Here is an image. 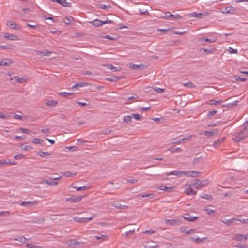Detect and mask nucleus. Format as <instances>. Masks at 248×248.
I'll return each instance as SVG.
<instances>
[{
    "instance_id": "obj_1",
    "label": "nucleus",
    "mask_w": 248,
    "mask_h": 248,
    "mask_svg": "<svg viewBox=\"0 0 248 248\" xmlns=\"http://www.w3.org/2000/svg\"><path fill=\"white\" fill-rule=\"evenodd\" d=\"M248 136V122L246 121L240 127L239 131L234 133L232 139L235 142L242 141Z\"/></svg>"
},
{
    "instance_id": "obj_2",
    "label": "nucleus",
    "mask_w": 248,
    "mask_h": 248,
    "mask_svg": "<svg viewBox=\"0 0 248 248\" xmlns=\"http://www.w3.org/2000/svg\"><path fill=\"white\" fill-rule=\"evenodd\" d=\"M208 184V182L207 180L201 181L200 180L196 179L195 183H192L190 184V186H193L197 189H201L207 185Z\"/></svg>"
},
{
    "instance_id": "obj_3",
    "label": "nucleus",
    "mask_w": 248,
    "mask_h": 248,
    "mask_svg": "<svg viewBox=\"0 0 248 248\" xmlns=\"http://www.w3.org/2000/svg\"><path fill=\"white\" fill-rule=\"evenodd\" d=\"M112 22V21L109 20V19H107V20H105V21H102L99 19H96L93 21L89 22V23H90L91 25H92L93 26L100 27V26H101L102 25H103V24H109V23H111Z\"/></svg>"
},
{
    "instance_id": "obj_4",
    "label": "nucleus",
    "mask_w": 248,
    "mask_h": 248,
    "mask_svg": "<svg viewBox=\"0 0 248 248\" xmlns=\"http://www.w3.org/2000/svg\"><path fill=\"white\" fill-rule=\"evenodd\" d=\"M198 41L199 42L201 43V44L205 46L206 45V43H214L217 41V38L216 39H209L208 38H205L204 37H200L198 38Z\"/></svg>"
},
{
    "instance_id": "obj_5",
    "label": "nucleus",
    "mask_w": 248,
    "mask_h": 248,
    "mask_svg": "<svg viewBox=\"0 0 248 248\" xmlns=\"http://www.w3.org/2000/svg\"><path fill=\"white\" fill-rule=\"evenodd\" d=\"M37 202L36 201H22L20 202L21 206L25 207H31L37 205Z\"/></svg>"
},
{
    "instance_id": "obj_6",
    "label": "nucleus",
    "mask_w": 248,
    "mask_h": 248,
    "mask_svg": "<svg viewBox=\"0 0 248 248\" xmlns=\"http://www.w3.org/2000/svg\"><path fill=\"white\" fill-rule=\"evenodd\" d=\"M236 11V9L233 6L229 5L225 8L224 10L222 12L225 14H234Z\"/></svg>"
},
{
    "instance_id": "obj_7",
    "label": "nucleus",
    "mask_w": 248,
    "mask_h": 248,
    "mask_svg": "<svg viewBox=\"0 0 248 248\" xmlns=\"http://www.w3.org/2000/svg\"><path fill=\"white\" fill-rule=\"evenodd\" d=\"M3 37L7 40H18L19 39L16 35L8 33H5Z\"/></svg>"
},
{
    "instance_id": "obj_8",
    "label": "nucleus",
    "mask_w": 248,
    "mask_h": 248,
    "mask_svg": "<svg viewBox=\"0 0 248 248\" xmlns=\"http://www.w3.org/2000/svg\"><path fill=\"white\" fill-rule=\"evenodd\" d=\"M218 130L217 129H214L212 131H205L203 132H200V135H204L208 137H211L215 134H217Z\"/></svg>"
},
{
    "instance_id": "obj_9",
    "label": "nucleus",
    "mask_w": 248,
    "mask_h": 248,
    "mask_svg": "<svg viewBox=\"0 0 248 248\" xmlns=\"http://www.w3.org/2000/svg\"><path fill=\"white\" fill-rule=\"evenodd\" d=\"M233 239L236 241H246L247 239V236L241 234H236L233 235L232 237Z\"/></svg>"
},
{
    "instance_id": "obj_10",
    "label": "nucleus",
    "mask_w": 248,
    "mask_h": 248,
    "mask_svg": "<svg viewBox=\"0 0 248 248\" xmlns=\"http://www.w3.org/2000/svg\"><path fill=\"white\" fill-rule=\"evenodd\" d=\"M14 80V83H24L26 82V79L24 77L19 78L17 76H15L13 78H10V80Z\"/></svg>"
},
{
    "instance_id": "obj_11",
    "label": "nucleus",
    "mask_w": 248,
    "mask_h": 248,
    "mask_svg": "<svg viewBox=\"0 0 248 248\" xmlns=\"http://www.w3.org/2000/svg\"><path fill=\"white\" fill-rule=\"evenodd\" d=\"M35 53L37 55L41 56H49L52 53L50 51L47 49H44L42 51L36 50L35 51Z\"/></svg>"
},
{
    "instance_id": "obj_12",
    "label": "nucleus",
    "mask_w": 248,
    "mask_h": 248,
    "mask_svg": "<svg viewBox=\"0 0 248 248\" xmlns=\"http://www.w3.org/2000/svg\"><path fill=\"white\" fill-rule=\"evenodd\" d=\"M83 196H72L71 197L68 198L66 199V201H71L74 202H78L81 201Z\"/></svg>"
},
{
    "instance_id": "obj_13",
    "label": "nucleus",
    "mask_w": 248,
    "mask_h": 248,
    "mask_svg": "<svg viewBox=\"0 0 248 248\" xmlns=\"http://www.w3.org/2000/svg\"><path fill=\"white\" fill-rule=\"evenodd\" d=\"M58 94L60 96L65 97L68 98L69 99H72L74 97V94L72 93H67V92H61L59 93Z\"/></svg>"
},
{
    "instance_id": "obj_14",
    "label": "nucleus",
    "mask_w": 248,
    "mask_h": 248,
    "mask_svg": "<svg viewBox=\"0 0 248 248\" xmlns=\"http://www.w3.org/2000/svg\"><path fill=\"white\" fill-rule=\"evenodd\" d=\"M12 63V61L10 59H4L0 60V66H9Z\"/></svg>"
},
{
    "instance_id": "obj_15",
    "label": "nucleus",
    "mask_w": 248,
    "mask_h": 248,
    "mask_svg": "<svg viewBox=\"0 0 248 248\" xmlns=\"http://www.w3.org/2000/svg\"><path fill=\"white\" fill-rule=\"evenodd\" d=\"M111 205L115 207V208H116L117 209H125L128 208L127 205H121V204H120L119 203L114 202H111Z\"/></svg>"
},
{
    "instance_id": "obj_16",
    "label": "nucleus",
    "mask_w": 248,
    "mask_h": 248,
    "mask_svg": "<svg viewBox=\"0 0 248 248\" xmlns=\"http://www.w3.org/2000/svg\"><path fill=\"white\" fill-rule=\"evenodd\" d=\"M186 176L187 177H195L197 176V174L199 173L197 171H195L194 170H185Z\"/></svg>"
},
{
    "instance_id": "obj_17",
    "label": "nucleus",
    "mask_w": 248,
    "mask_h": 248,
    "mask_svg": "<svg viewBox=\"0 0 248 248\" xmlns=\"http://www.w3.org/2000/svg\"><path fill=\"white\" fill-rule=\"evenodd\" d=\"M192 186H190L189 184V187H188L186 190V193L188 195L194 196L196 194L197 192L194 191L191 188Z\"/></svg>"
},
{
    "instance_id": "obj_18",
    "label": "nucleus",
    "mask_w": 248,
    "mask_h": 248,
    "mask_svg": "<svg viewBox=\"0 0 248 248\" xmlns=\"http://www.w3.org/2000/svg\"><path fill=\"white\" fill-rule=\"evenodd\" d=\"M7 25L11 29H16V30H18L20 29V27L18 25H17L16 23H14V22H12L11 21H8Z\"/></svg>"
},
{
    "instance_id": "obj_19",
    "label": "nucleus",
    "mask_w": 248,
    "mask_h": 248,
    "mask_svg": "<svg viewBox=\"0 0 248 248\" xmlns=\"http://www.w3.org/2000/svg\"><path fill=\"white\" fill-rule=\"evenodd\" d=\"M165 223L170 225H176L179 224V221L175 219H166Z\"/></svg>"
},
{
    "instance_id": "obj_20",
    "label": "nucleus",
    "mask_w": 248,
    "mask_h": 248,
    "mask_svg": "<svg viewBox=\"0 0 248 248\" xmlns=\"http://www.w3.org/2000/svg\"><path fill=\"white\" fill-rule=\"evenodd\" d=\"M130 68L132 69H145V66L143 64H130Z\"/></svg>"
},
{
    "instance_id": "obj_21",
    "label": "nucleus",
    "mask_w": 248,
    "mask_h": 248,
    "mask_svg": "<svg viewBox=\"0 0 248 248\" xmlns=\"http://www.w3.org/2000/svg\"><path fill=\"white\" fill-rule=\"evenodd\" d=\"M53 1L56 2L59 4H62L64 7H69L70 4L66 0H52Z\"/></svg>"
},
{
    "instance_id": "obj_22",
    "label": "nucleus",
    "mask_w": 248,
    "mask_h": 248,
    "mask_svg": "<svg viewBox=\"0 0 248 248\" xmlns=\"http://www.w3.org/2000/svg\"><path fill=\"white\" fill-rule=\"evenodd\" d=\"M158 189L163 190L166 192H170L172 191L173 187H167L163 185L160 186L158 187Z\"/></svg>"
},
{
    "instance_id": "obj_23",
    "label": "nucleus",
    "mask_w": 248,
    "mask_h": 248,
    "mask_svg": "<svg viewBox=\"0 0 248 248\" xmlns=\"http://www.w3.org/2000/svg\"><path fill=\"white\" fill-rule=\"evenodd\" d=\"M88 85V84L86 82L76 83L73 86H72V89H78L81 87L86 86Z\"/></svg>"
},
{
    "instance_id": "obj_24",
    "label": "nucleus",
    "mask_w": 248,
    "mask_h": 248,
    "mask_svg": "<svg viewBox=\"0 0 248 248\" xmlns=\"http://www.w3.org/2000/svg\"><path fill=\"white\" fill-rule=\"evenodd\" d=\"M106 66L108 69H110L113 72L119 71L121 69L120 67H115L112 64H108Z\"/></svg>"
},
{
    "instance_id": "obj_25",
    "label": "nucleus",
    "mask_w": 248,
    "mask_h": 248,
    "mask_svg": "<svg viewBox=\"0 0 248 248\" xmlns=\"http://www.w3.org/2000/svg\"><path fill=\"white\" fill-rule=\"evenodd\" d=\"M44 182L45 183L50 186L56 185L58 184V182L54 181L53 179L49 180H44Z\"/></svg>"
},
{
    "instance_id": "obj_26",
    "label": "nucleus",
    "mask_w": 248,
    "mask_h": 248,
    "mask_svg": "<svg viewBox=\"0 0 248 248\" xmlns=\"http://www.w3.org/2000/svg\"><path fill=\"white\" fill-rule=\"evenodd\" d=\"M79 242H78L76 239L71 240L68 243V246H70V247L77 246H79Z\"/></svg>"
},
{
    "instance_id": "obj_27",
    "label": "nucleus",
    "mask_w": 248,
    "mask_h": 248,
    "mask_svg": "<svg viewBox=\"0 0 248 248\" xmlns=\"http://www.w3.org/2000/svg\"><path fill=\"white\" fill-rule=\"evenodd\" d=\"M180 231L181 232H182L183 233L187 234H189L191 232H194V230H193V229L188 230V229H186L185 227H182V228H180Z\"/></svg>"
},
{
    "instance_id": "obj_28",
    "label": "nucleus",
    "mask_w": 248,
    "mask_h": 248,
    "mask_svg": "<svg viewBox=\"0 0 248 248\" xmlns=\"http://www.w3.org/2000/svg\"><path fill=\"white\" fill-rule=\"evenodd\" d=\"M224 141V138H221L217 139L216 141H215L213 144L214 146L215 147H218L221 143L223 142Z\"/></svg>"
},
{
    "instance_id": "obj_29",
    "label": "nucleus",
    "mask_w": 248,
    "mask_h": 248,
    "mask_svg": "<svg viewBox=\"0 0 248 248\" xmlns=\"http://www.w3.org/2000/svg\"><path fill=\"white\" fill-rule=\"evenodd\" d=\"M168 151H170L171 153H179L183 151V150L178 147H171L168 149Z\"/></svg>"
},
{
    "instance_id": "obj_30",
    "label": "nucleus",
    "mask_w": 248,
    "mask_h": 248,
    "mask_svg": "<svg viewBox=\"0 0 248 248\" xmlns=\"http://www.w3.org/2000/svg\"><path fill=\"white\" fill-rule=\"evenodd\" d=\"M168 16H170V19H171L172 20H175L177 19L182 18V16L178 14H176V15L170 14L168 15Z\"/></svg>"
},
{
    "instance_id": "obj_31",
    "label": "nucleus",
    "mask_w": 248,
    "mask_h": 248,
    "mask_svg": "<svg viewBox=\"0 0 248 248\" xmlns=\"http://www.w3.org/2000/svg\"><path fill=\"white\" fill-rule=\"evenodd\" d=\"M13 240L16 241H18L23 243H26L27 241L28 240H30V239H27L25 238L24 236H20L17 238L13 239Z\"/></svg>"
},
{
    "instance_id": "obj_32",
    "label": "nucleus",
    "mask_w": 248,
    "mask_h": 248,
    "mask_svg": "<svg viewBox=\"0 0 248 248\" xmlns=\"http://www.w3.org/2000/svg\"><path fill=\"white\" fill-rule=\"evenodd\" d=\"M57 104H58L57 101L52 100H49L46 103V105L48 106H50V107H55L57 105Z\"/></svg>"
},
{
    "instance_id": "obj_33",
    "label": "nucleus",
    "mask_w": 248,
    "mask_h": 248,
    "mask_svg": "<svg viewBox=\"0 0 248 248\" xmlns=\"http://www.w3.org/2000/svg\"><path fill=\"white\" fill-rule=\"evenodd\" d=\"M235 218H232L230 219H227L225 221H222V222L226 225L228 226H230L231 224L234 223V221H235Z\"/></svg>"
},
{
    "instance_id": "obj_34",
    "label": "nucleus",
    "mask_w": 248,
    "mask_h": 248,
    "mask_svg": "<svg viewBox=\"0 0 248 248\" xmlns=\"http://www.w3.org/2000/svg\"><path fill=\"white\" fill-rule=\"evenodd\" d=\"M73 220L76 222L83 223H85L84 217H75L73 218Z\"/></svg>"
},
{
    "instance_id": "obj_35",
    "label": "nucleus",
    "mask_w": 248,
    "mask_h": 248,
    "mask_svg": "<svg viewBox=\"0 0 248 248\" xmlns=\"http://www.w3.org/2000/svg\"><path fill=\"white\" fill-rule=\"evenodd\" d=\"M204 210L206 212L207 214L209 215H214L216 213V211L215 210L211 209L205 208Z\"/></svg>"
},
{
    "instance_id": "obj_36",
    "label": "nucleus",
    "mask_w": 248,
    "mask_h": 248,
    "mask_svg": "<svg viewBox=\"0 0 248 248\" xmlns=\"http://www.w3.org/2000/svg\"><path fill=\"white\" fill-rule=\"evenodd\" d=\"M201 50H203L205 54H212L215 51V49L213 48H211L210 49H207L204 48H202L201 49Z\"/></svg>"
},
{
    "instance_id": "obj_37",
    "label": "nucleus",
    "mask_w": 248,
    "mask_h": 248,
    "mask_svg": "<svg viewBox=\"0 0 248 248\" xmlns=\"http://www.w3.org/2000/svg\"><path fill=\"white\" fill-rule=\"evenodd\" d=\"M221 102H222V100L217 101V100H215L212 99V100H210L209 101L208 104L211 105H216L217 104L220 103Z\"/></svg>"
},
{
    "instance_id": "obj_38",
    "label": "nucleus",
    "mask_w": 248,
    "mask_h": 248,
    "mask_svg": "<svg viewBox=\"0 0 248 248\" xmlns=\"http://www.w3.org/2000/svg\"><path fill=\"white\" fill-rule=\"evenodd\" d=\"M139 197H149L150 198H153L154 196V194H152V193H149V194H139L138 195Z\"/></svg>"
},
{
    "instance_id": "obj_39",
    "label": "nucleus",
    "mask_w": 248,
    "mask_h": 248,
    "mask_svg": "<svg viewBox=\"0 0 248 248\" xmlns=\"http://www.w3.org/2000/svg\"><path fill=\"white\" fill-rule=\"evenodd\" d=\"M132 116H130V115H127V116H125L124 117V119H123V121L124 122H125L126 123H128L130 122L131 121V120H132Z\"/></svg>"
},
{
    "instance_id": "obj_40",
    "label": "nucleus",
    "mask_w": 248,
    "mask_h": 248,
    "mask_svg": "<svg viewBox=\"0 0 248 248\" xmlns=\"http://www.w3.org/2000/svg\"><path fill=\"white\" fill-rule=\"evenodd\" d=\"M38 155L39 156L42 157H45L46 155H49V153L47 152H43V151H39L38 153Z\"/></svg>"
},
{
    "instance_id": "obj_41",
    "label": "nucleus",
    "mask_w": 248,
    "mask_h": 248,
    "mask_svg": "<svg viewBox=\"0 0 248 248\" xmlns=\"http://www.w3.org/2000/svg\"><path fill=\"white\" fill-rule=\"evenodd\" d=\"M9 164L10 165H15L16 164L15 162H11V161L7 162L5 160H2L1 161H0V164Z\"/></svg>"
},
{
    "instance_id": "obj_42",
    "label": "nucleus",
    "mask_w": 248,
    "mask_h": 248,
    "mask_svg": "<svg viewBox=\"0 0 248 248\" xmlns=\"http://www.w3.org/2000/svg\"><path fill=\"white\" fill-rule=\"evenodd\" d=\"M184 86L189 88H192L195 87V86L191 82H187L184 83Z\"/></svg>"
},
{
    "instance_id": "obj_43",
    "label": "nucleus",
    "mask_w": 248,
    "mask_h": 248,
    "mask_svg": "<svg viewBox=\"0 0 248 248\" xmlns=\"http://www.w3.org/2000/svg\"><path fill=\"white\" fill-rule=\"evenodd\" d=\"M44 141L42 140L39 139H34L32 140V142L35 144H43Z\"/></svg>"
},
{
    "instance_id": "obj_44",
    "label": "nucleus",
    "mask_w": 248,
    "mask_h": 248,
    "mask_svg": "<svg viewBox=\"0 0 248 248\" xmlns=\"http://www.w3.org/2000/svg\"><path fill=\"white\" fill-rule=\"evenodd\" d=\"M184 219L186 220H188L189 221H194L195 220H196L198 217H184Z\"/></svg>"
},
{
    "instance_id": "obj_45",
    "label": "nucleus",
    "mask_w": 248,
    "mask_h": 248,
    "mask_svg": "<svg viewBox=\"0 0 248 248\" xmlns=\"http://www.w3.org/2000/svg\"><path fill=\"white\" fill-rule=\"evenodd\" d=\"M209 15L208 12L198 13V18H201L207 16Z\"/></svg>"
},
{
    "instance_id": "obj_46",
    "label": "nucleus",
    "mask_w": 248,
    "mask_h": 248,
    "mask_svg": "<svg viewBox=\"0 0 248 248\" xmlns=\"http://www.w3.org/2000/svg\"><path fill=\"white\" fill-rule=\"evenodd\" d=\"M25 157V155L22 154H17L14 156V158L16 160H20Z\"/></svg>"
},
{
    "instance_id": "obj_47",
    "label": "nucleus",
    "mask_w": 248,
    "mask_h": 248,
    "mask_svg": "<svg viewBox=\"0 0 248 248\" xmlns=\"http://www.w3.org/2000/svg\"><path fill=\"white\" fill-rule=\"evenodd\" d=\"M62 174L64 176L67 177L73 176L75 175V174H73L70 171L64 172Z\"/></svg>"
},
{
    "instance_id": "obj_48",
    "label": "nucleus",
    "mask_w": 248,
    "mask_h": 248,
    "mask_svg": "<svg viewBox=\"0 0 248 248\" xmlns=\"http://www.w3.org/2000/svg\"><path fill=\"white\" fill-rule=\"evenodd\" d=\"M19 130L23 133H25V134H29L31 133V130L26 129V128H23L22 127L19 128Z\"/></svg>"
},
{
    "instance_id": "obj_49",
    "label": "nucleus",
    "mask_w": 248,
    "mask_h": 248,
    "mask_svg": "<svg viewBox=\"0 0 248 248\" xmlns=\"http://www.w3.org/2000/svg\"><path fill=\"white\" fill-rule=\"evenodd\" d=\"M26 26L28 27L32 28V29H36L40 27V25L39 24H36V25H31L29 23H27Z\"/></svg>"
},
{
    "instance_id": "obj_50",
    "label": "nucleus",
    "mask_w": 248,
    "mask_h": 248,
    "mask_svg": "<svg viewBox=\"0 0 248 248\" xmlns=\"http://www.w3.org/2000/svg\"><path fill=\"white\" fill-rule=\"evenodd\" d=\"M95 217H96V216L95 215H93L91 217H84V222L85 223L88 222L89 221L92 220Z\"/></svg>"
},
{
    "instance_id": "obj_51",
    "label": "nucleus",
    "mask_w": 248,
    "mask_h": 248,
    "mask_svg": "<svg viewBox=\"0 0 248 248\" xmlns=\"http://www.w3.org/2000/svg\"><path fill=\"white\" fill-rule=\"evenodd\" d=\"M120 79V78L118 77H114L113 78H106L107 80L110 81H116Z\"/></svg>"
},
{
    "instance_id": "obj_52",
    "label": "nucleus",
    "mask_w": 248,
    "mask_h": 248,
    "mask_svg": "<svg viewBox=\"0 0 248 248\" xmlns=\"http://www.w3.org/2000/svg\"><path fill=\"white\" fill-rule=\"evenodd\" d=\"M235 221H240L242 224H248V219H239L235 218Z\"/></svg>"
},
{
    "instance_id": "obj_53",
    "label": "nucleus",
    "mask_w": 248,
    "mask_h": 248,
    "mask_svg": "<svg viewBox=\"0 0 248 248\" xmlns=\"http://www.w3.org/2000/svg\"><path fill=\"white\" fill-rule=\"evenodd\" d=\"M186 173L185 171H177L176 170V176L178 177H181L182 176H185Z\"/></svg>"
},
{
    "instance_id": "obj_54",
    "label": "nucleus",
    "mask_w": 248,
    "mask_h": 248,
    "mask_svg": "<svg viewBox=\"0 0 248 248\" xmlns=\"http://www.w3.org/2000/svg\"><path fill=\"white\" fill-rule=\"evenodd\" d=\"M132 117H133L135 119L137 120H140L141 119V116L137 113L132 114Z\"/></svg>"
},
{
    "instance_id": "obj_55",
    "label": "nucleus",
    "mask_w": 248,
    "mask_h": 248,
    "mask_svg": "<svg viewBox=\"0 0 248 248\" xmlns=\"http://www.w3.org/2000/svg\"><path fill=\"white\" fill-rule=\"evenodd\" d=\"M228 50L229 53H232V54H236L237 53V49H233V48L231 47H229Z\"/></svg>"
},
{
    "instance_id": "obj_56",
    "label": "nucleus",
    "mask_w": 248,
    "mask_h": 248,
    "mask_svg": "<svg viewBox=\"0 0 248 248\" xmlns=\"http://www.w3.org/2000/svg\"><path fill=\"white\" fill-rule=\"evenodd\" d=\"M155 231L154 230H145V231L143 232V233H145V234H152L154 233H155Z\"/></svg>"
},
{
    "instance_id": "obj_57",
    "label": "nucleus",
    "mask_w": 248,
    "mask_h": 248,
    "mask_svg": "<svg viewBox=\"0 0 248 248\" xmlns=\"http://www.w3.org/2000/svg\"><path fill=\"white\" fill-rule=\"evenodd\" d=\"M237 103H238V101L237 100H235V101H234L233 102H232V103H229L228 104V106L229 107H231V108H232L235 106H236L237 105Z\"/></svg>"
},
{
    "instance_id": "obj_58",
    "label": "nucleus",
    "mask_w": 248,
    "mask_h": 248,
    "mask_svg": "<svg viewBox=\"0 0 248 248\" xmlns=\"http://www.w3.org/2000/svg\"><path fill=\"white\" fill-rule=\"evenodd\" d=\"M154 90L159 93H162L164 92V89L157 87L154 88Z\"/></svg>"
},
{
    "instance_id": "obj_59",
    "label": "nucleus",
    "mask_w": 248,
    "mask_h": 248,
    "mask_svg": "<svg viewBox=\"0 0 248 248\" xmlns=\"http://www.w3.org/2000/svg\"><path fill=\"white\" fill-rule=\"evenodd\" d=\"M217 112V110H213L212 111H210L208 112V113L207 114V117H209L210 116L216 114Z\"/></svg>"
},
{
    "instance_id": "obj_60",
    "label": "nucleus",
    "mask_w": 248,
    "mask_h": 248,
    "mask_svg": "<svg viewBox=\"0 0 248 248\" xmlns=\"http://www.w3.org/2000/svg\"><path fill=\"white\" fill-rule=\"evenodd\" d=\"M10 116L9 115H6L2 113H0V118H2L3 119H9Z\"/></svg>"
},
{
    "instance_id": "obj_61",
    "label": "nucleus",
    "mask_w": 248,
    "mask_h": 248,
    "mask_svg": "<svg viewBox=\"0 0 248 248\" xmlns=\"http://www.w3.org/2000/svg\"><path fill=\"white\" fill-rule=\"evenodd\" d=\"M111 7L110 5H106L104 4H100L99 8L103 9H108Z\"/></svg>"
},
{
    "instance_id": "obj_62",
    "label": "nucleus",
    "mask_w": 248,
    "mask_h": 248,
    "mask_svg": "<svg viewBox=\"0 0 248 248\" xmlns=\"http://www.w3.org/2000/svg\"><path fill=\"white\" fill-rule=\"evenodd\" d=\"M236 247L240 248H247L248 246L246 245H243L241 244H238L234 246Z\"/></svg>"
},
{
    "instance_id": "obj_63",
    "label": "nucleus",
    "mask_w": 248,
    "mask_h": 248,
    "mask_svg": "<svg viewBox=\"0 0 248 248\" xmlns=\"http://www.w3.org/2000/svg\"><path fill=\"white\" fill-rule=\"evenodd\" d=\"M94 237L97 239V240H99V239H102L103 238H106V236L105 235H103L102 234H99L98 235H96L94 236Z\"/></svg>"
},
{
    "instance_id": "obj_64",
    "label": "nucleus",
    "mask_w": 248,
    "mask_h": 248,
    "mask_svg": "<svg viewBox=\"0 0 248 248\" xmlns=\"http://www.w3.org/2000/svg\"><path fill=\"white\" fill-rule=\"evenodd\" d=\"M26 247L28 248H34L35 247H38V246H36L33 244H27Z\"/></svg>"
}]
</instances>
